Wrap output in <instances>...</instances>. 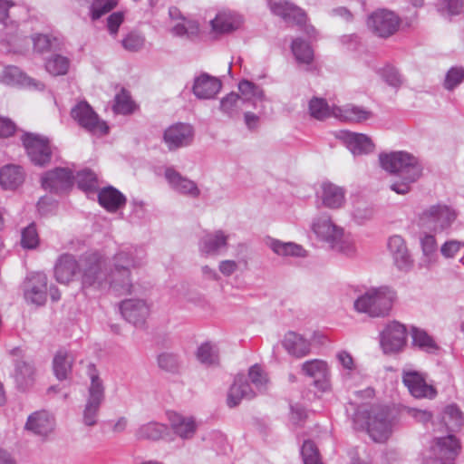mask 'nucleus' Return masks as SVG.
Instances as JSON below:
<instances>
[{"label":"nucleus","mask_w":464,"mask_h":464,"mask_svg":"<svg viewBox=\"0 0 464 464\" xmlns=\"http://www.w3.org/2000/svg\"><path fill=\"white\" fill-rule=\"evenodd\" d=\"M320 198L324 207L330 209L341 208L345 203V190L334 183L324 182Z\"/></svg>","instance_id":"7c9ffc66"},{"label":"nucleus","mask_w":464,"mask_h":464,"mask_svg":"<svg viewBox=\"0 0 464 464\" xmlns=\"http://www.w3.org/2000/svg\"><path fill=\"white\" fill-rule=\"evenodd\" d=\"M100 205L109 212H116L126 204V197L115 188L109 186L98 193Z\"/></svg>","instance_id":"473e14b6"},{"label":"nucleus","mask_w":464,"mask_h":464,"mask_svg":"<svg viewBox=\"0 0 464 464\" xmlns=\"http://www.w3.org/2000/svg\"><path fill=\"white\" fill-rule=\"evenodd\" d=\"M70 67V60L60 54H53L45 62L46 71L54 76L64 75Z\"/></svg>","instance_id":"de8ad7c7"},{"label":"nucleus","mask_w":464,"mask_h":464,"mask_svg":"<svg viewBox=\"0 0 464 464\" xmlns=\"http://www.w3.org/2000/svg\"><path fill=\"white\" fill-rule=\"evenodd\" d=\"M145 43L146 38L144 34L136 30L126 34L121 41L123 49L130 53L141 51L145 46Z\"/></svg>","instance_id":"49530a36"},{"label":"nucleus","mask_w":464,"mask_h":464,"mask_svg":"<svg viewBox=\"0 0 464 464\" xmlns=\"http://www.w3.org/2000/svg\"><path fill=\"white\" fill-rule=\"evenodd\" d=\"M168 432V427L159 422H148L141 425L136 431V437L139 440H157Z\"/></svg>","instance_id":"79ce46f5"},{"label":"nucleus","mask_w":464,"mask_h":464,"mask_svg":"<svg viewBox=\"0 0 464 464\" xmlns=\"http://www.w3.org/2000/svg\"><path fill=\"white\" fill-rule=\"evenodd\" d=\"M14 374L13 377L17 385V388L25 391L32 386L35 380L36 370L31 361L24 359H16L14 361Z\"/></svg>","instance_id":"cd10ccee"},{"label":"nucleus","mask_w":464,"mask_h":464,"mask_svg":"<svg viewBox=\"0 0 464 464\" xmlns=\"http://www.w3.org/2000/svg\"><path fill=\"white\" fill-rule=\"evenodd\" d=\"M113 111L120 114H128L132 112L133 104L130 96L125 92H121L117 94L114 99Z\"/></svg>","instance_id":"e2e57ef3"},{"label":"nucleus","mask_w":464,"mask_h":464,"mask_svg":"<svg viewBox=\"0 0 464 464\" xmlns=\"http://www.w3.org/2000/svg\"><path fill=\"white\" fill-rule=\"evenodd\" d=\"M442 421L450 432H455L464 425V416L456 404H450L446 406L443 411Z\"/></svg>","instance_id":"ea45409f"},{"label":"nucleus","mask_w":464,"mask_h":464,"mask_svg":"<svg viewBox=\"0 0 464 464\" xmlns=\"http://www.w3.org/2000/svg\"><path fill=\"white\" fill-rule=\"evenodd\" d=\"M457 217L456 210L447 205H431L419 214L418 226L434 233H440L450 229Z\"/></svg>","instance_id":"423d86ee"},{"label":"nucleus","mask_w":464,"mask_h":464,"mask_svg":"<svg viewBox=\"0 0 464 464\" xmlns=\"http://www.w3.org/2000/svg\"><path fill=\"white\" fill-rule=\"evenodd\" d=\"M169 420L174 433L179 438L188 440L194 436L197 425L192 418L171 412L169 414Z\"/></svg>","instance_id":"c9c22d12"},{"label":"nucleus","mask_w":464,"mask_h":464,"mask_svg":"<svg viewBox=\"0 0 464 464\" xmlns=\"http://www.w3.org/2000/svg\"><path fill=\"white\" fill-rule=\"evenodd\" d=\"M22 141L28 157L34 165L44 166L50 162L52 151L47 139L26 132L22 136Z\"/></svg>","instance_id":"9d476101"},{"label":"nucleus","mask_w":464,"mask_h":464,"mask_svg":"<svg viewBox=\"0 0 464 464\" xmlns=\"http://www.w3.org/2000/svg\"><path fill=\"white\" fill-rule=\"evenodd\" d=\"M268 5L271 12L285 23L302 25L306 22L304 11L287 0H268Z\"/></svg>","instance_id":"a211bd4d"},{"label":"nucleus","mask_w":464,"mask_h":464,"mask_svg":"<svg viewBox=\"0 0 464 464\" xmlns=\"http://www.w3.org/2000/svg\"><path fill=\"white\" fill-rule=\"evenodd\" d=\"M229 235L222 229L206 232L198 241L202 255L218 256L227 249Z\"/></svg>","instance_id":"f3484780"},{"label":"nucleus","mask_w":464,"mask_h":464,"mask_svg":"<svg viewBox=\"0 0 464 464\" xmlns=\"http://www.w3.org/2000/svg\"><path fill=\"white\" fill-rule=\"evenodd\" d=\"M1 82L6 85L22 86L34 90H43L44 84L25 75L16 66H6L0 76Z\"/></svg>","instance_id":"b1692460"},{"label":"nucleus","mask_w":464,"mask_h":464,"mask_svg":"<svg viewBox=\"0 0 464 464\" xmlns=\"http://www.w3.org/2000/svg\"><path fill=\"white\" fill-rule=\"evenodd\" d=\"M374 215L372 205L365 200L358 199L353 203L352 218L359 225L371 220Z\"/></svg>","instance_id":"c03bdc74"},{"label":"nucleus","mask_w":464,"mask_h":464,"mask_svg":"<svg viewBox=\"0 0 464 464\" xmlns=\"http://www.w3.org/2000/svg\"><path fill=\"white\" fill-rule=\"evenodd\" d=\"M248 377L257 392H262L266 389L268 380L266 374L259 365L255 364L250 367Z\"/></svg>","instance_id":"6e6d98bb"},{"label":"nucleus","mask_w":464,"mask_h":464,"mask_svg":"<svg viewBox=\"0 0 464 464\" xmlns=\"http://www.w3.org/2000/svg\"><path fill=\"white\" fill-rule=\"evenodd\" d=\"M245 104V99L240 95L230 92L220 101V110L229 117L237 116Z\"/></svg>","instance_id":"a18cd8bd"},{"label":"nucleus","mask_w":464,"mask_h":464,"mask_svg":"<svg viewBox=\"0 0 464 464\" xmlns=\"http://www.w3.org/2000/svg\"><path fill=\"white\" fill-rule=\"evenodd\" d=\"M74 361L75 355L72 352L65 349L57 351L53 360V368L54 375L59 381L69 378Z\"/></svg>","instance_id":"72a5a7b5"},{"label":"nucleus","mask_w":464,"mask_h":464,"mask_svg":"<svg viewBox=\"0 0 464 464\" xmlns=\"http://www.w3.org/2000/svg\"><path fill=\"white\" fill-rule=\"evenodd\" d=\"M198 360L206 365H215L218 363V349L211 343H202L197 351Z\"/></svg>","instance_id":"8fccbe9b"},{"label":"nucleus","mask_w":464,"mask_h":464,"mask_svg":"<svg viewBox=\"0 0 464 464\" xmlns=\"http://www.w3.org/2000/svg\"><path fill=\"white\" fill-rule=\"evenodd\" d=\"M304 464H322L319 451L312 440H305L301 449Z\"/></svg>","instance_id":"13d9d810"},{"label":"nucleus","mask_w":464,"mask_h":464,"mask_svg":"<svg viewBox=\"0 0 464 464\" xmlns=\"http://www.w3.org/2000/svg\"><path fill=\"white\" fill-rule=\"evenodd\" d=\"M464 246V243L459 240H448L440 247V253L445 258H452Z\"/></svg>","instance_id":"338daca9"},{"label":"nucleus","mask_w":464,"mask_h":464,"mask_svg":"<svg viewBox=\"0 0 464 464\" xmlns=\"http://www.w3.org/2000/svg\"><path fill=\"white\" fill-rule=\"evenodd\" d=\"M333 117L342 121L361 122L372 117V112L362 107L346 104L332 107Z\"/></svg>","instance_id":"2f4dec72"},{"label":"nucleus","mask_w":464,"mask_h":464,"mask_svg":"<svg viewBox=\"0 0 464 464\" xmlns=\"http://www.w3.org/2000/svg\"><path fill=\"white\" fill-rule=\"evenodd\" d=\"M32 41L34 51L38 53H44L52 49L53 43L55 41V38H51L47 34H38L32 36Z\"/></svg>","instance_id":"0e129e2a"},{"label":"nucleus","mask_w":464,"mask_h":464,"mask_svg":"<svg viewBox=\"0 0 464 464\" xmlns=\"http://www.w3.org/2000/svg\"><path fill=\"white\" fill-rule=\"evenodd\" d=\"M145 257L143 248L126 247L114 255L111 268L103 255L98 252L87 254L81 259L82 288H110L119 295L130 294L132 287L130 269L142 266Z\"/></svg>","instance_id":"f257e3e1"},{"label":"nucleus","mask_w":464,"mask_h":464,"mask_svg":"<svg viewBox=\"0 0 464 464\" xmlns=\"http://www.w3.org/2000/svg\"><path fill=\"white\" fill-rule=\"evenodd\" d=\"M380 163L385 170L396 174L390 188L400 195L410 192L411 185L421 176L422 168L418 160L410 153L395 151L389 154H381Z\"/></svg>","instance_id":"f03ea898"},{"label":"nucleus","mask_w":464,"mask_h":464,"mask_svg":"<svg viewBox=\"0 0 464 464\" xmlns=\"http://www.w3.org/2000/svg\"><path fill=\"white\" fill-rule=\"evenodd\" d=\"M438 12L443 16H453L460 14L464 8L463 0H439L437 5Z\"/></svg>","instance_id":"603ef678"},{"label":"nucleus","mask_w":464,"mask_h":464,"mask_svg":"<svg viewBox=\"0 0 464 464\" xmlns=\"http://www.w3.org/2000/svg\"><path fill=\"white\" fill-rule=\"evenodd\" d=\"M79 188L83 191H92L97 187V177L90 169L79 171L75 177Z\"/></svg>","instance_id":"5fc2aeb1"},{"label":"nucleus","mask_w":464,"mask_h":464,"mask_svg":"<svg viewBox=\"0 0 464 464\" xmlns=\"http://www.w3.org/2000/svg\"><path fill=\"white\" fill-rule=\"evenodd\" d=\"M460 450L459 440L452 434L446 437L436 438L430 448V452L435 459L441 461L440 464H452Z\"/></svg>","instance_id":"6ab92c4d"},{"label":"nucleus","mask_w":464,"mask_h":464,"mask_svg":"<svg viewBox=\"0 0 464 464\" xmlns=\"http://www.w3.org/2000/svg\"><path fill=\"white\" fill-rule=\"evenodd\" d=\"M426 377V374L420 372L403 370L401 378L411 396L417 399L432 400L438 392L432 384L427 382Z\"/></svg>","instance_id":"f8f14e48"},{"label":"nucleus","mask_w":464,"mask_h":464,"mask_svg":"<svg viewBox=\"0 0 464 464\" xmlns=\"http://www.w3.org/2000/svg\"><path fill=\"white\" fill-rule=\"evenodd\" d=\"M14 5V3L12 0H0V24L5 28L17 27V24L10 19L8 14L9 8Z\"/></svg>","instance_id":"69168bd1"},{"label":"nucleus","mask_w":464,"mask_h":464,"mask_svg":"<svg viewBox=\"0 0 464 464\" xmlns=\"http://www.w3.org/2000/svg\"><path fill=\"white\" fill-rule=\"evenodd\" d=\"M73 176L71 170L64 168H56L47 171L42 178V186L51 192L59 193L66 190L72 185Z\"/></svg>","instance_id":"4be33fe9"},{"label":"nucleus","mask_w":464,"mask_h":464,"mask_svg":"<svg viewBox=\"0 0 464 464\" xmlns=\"http://www.w3.org/2000/svg\"><path fill=\"white\" fill-rule=\"evenodd\" d=\"M24 179V173L20 166L6 165L0 170V184L5 189H14Z\"/></svg>","instance_id":"4c0bfd02"},{"label":"nucleus","mask_w":464,"mask_h":464,"mask_svg":"<svg viewBox=\"0 0 464 464\" xmlns=\"http://www.w3.org/2000/svg\"><path fill=\"white\" fill-rule=\"evenodd\" d=\"M395 298L396 293L389 286L372 287L357 297L353 307L370 317H384L389 314Z\"/></svg>","instance_id":"39448f33"},{"label":"nucleus","mask_w":464,"mask_h":464,"mask_svg":"<svg viewBox=\"0 0 464 464\" xmlns=\"http://www.w3.org/2000/svg\"><path fill=\"white\" fill-rule=\"evenodd\" d=\"M292 53L298 63L310 64L314 60V51L304 40L297 38L292 42Z\"/></svg>","instance_id":"37998d69"},{"label":"nucleus","mask_w":464,"mask_h":464,"mask_svg":"<svg viewBox=\"0 0 464 464\" xmlns=\"http://www.w3.org/2000/svg\"><path fill=\"white\" fill-rule=\"evenodd\" d=\"M89 375L91 384L82 410V422L85 426L92 427L98 423L100 408L105 399V391L103 382L92 364L89 366Z\"/></svg>","instance_id":"0eeeda50"},{"label":"nucleus","mask_w":464,"mask_h":464,"mask_svg":"<svg viewBox=\"0 0 464 464\" xmlns=\"http://www.w3.org/2000/svg\"><path fill=\"white\" fill-rule=\"evenodd\" d=\"M309 111L312 117L323 121L333 116L332 108L323 98H314L309 102Z\"/></svg>","instance_id":"3c124183"},{"label":"nucleus","mask_w":464,"mask_h":464,"mask_svg":"<svg viewBox=\"0 0 464 464\" xmlns=\"http://www.w3.org/2000/svg\"><path fill=\"white\" fill-rule=\"evenodd\" d=\"M406 327L394 321L388 324L380 334V343L384 353H400L406 344Z\"/></svg>","instance_id":"9b49d317"},{"label":"nucleus","mask_w":464,"mask_h":464,"mask_svg":"<svg viewBox=\"0 0 464 464\" xmlns=\"http://www.w3.org/2000/svg\"><path fill=\"white\" fill-rule=\"evenodd\" d=\"M419 242L422 252L420 266L430 267L437 261L438 244L433 234L420 232L419 234Z\"/></svg>","instance_id":"f704fd0d"},{"label":"nucleus","mask_w":464,"mask_h":464,"mask_svg":"<svg viewBox=\"0 0 464 464\" xmlns=\"http://www.w3.org/2000/svg\"><path fill=\"white\" fill-rule=\"evenodd\" d=\"M304 373L314 379V386L324 392L328 390L329 371L325 362L321 360H311L303 363Z\"/></svg>","instance_id":"a878e982"},{"label":"nucleus","mask_w":464,"mask_h":464,"mask_svg":"<svg viewBox=\"0 0 464 464\" xmlns=\"http://www.w3.org/2000/svg\"><path fill=\"white\" fill-rule=\"evenodd\" d=\"M241 94L245 97V102L251 98L262 100L264 98L263 90L254 82L243 80L238 84Z\"/></svg>","instance_id":"bf43d9fd"},{"label":"nucleus","mask_w":464,"mask_h":464,"mask_svg":"<svg viewBox=\"0 0 464 464\" xmlns=\"http://www.w3.org/2000/svg\"><path fill=\"white\" fill-rule=\"evenodd\" d=\"M355 430L366 427L367 432L375 442H385L392 432V421L389 411L384 407H372L370 411H357L353 417Z\"/></svg>","instance_id":"20e7f679"},{"label":"nucleus","mask_w":464,"mask_h":464,"mask_svg":"<svg viewBox=\"0 0 464 464\" xmlns=\"http://www.w3.org/2000/svg\"><path fill=\"white\" fill-rule=\"evenodd\" d=\"M243 23V16L232 11L219 12L210 22L212 30L217 34L232 33L239 29Z\"/></svg>","instance_id":"bb28decb"},{"label":"nucleus","mask_w":464,"mask_h":464,"mask_svg":"<svg viewBox=\"0 0 464 464\" xmlns=\"http://www.w3.org/2000/svg\"><path fill=\"white\" fill-rule=\"evenodd\" d=\"M221 82L208 73H201L194 79L192 92L200 100L214 99L221 90Z\"/></svg>","instance_id":"393cba45"},{"label":"nucleus","mask_w":464,"mask_h":464,"mask_svg":"<svg viewBox=\"0 0 464 464\" xmlns=\"http://www.w3.org/2000/svg\"><path fill=\"white\" fill-rule=\"evenodd\" d=\"M256 392L254 391L247 382L244 375L236 376L227 394V405L230 408L237 406L243 399H252L256 396Z\"/></svg>","instance_id":"c756f323"},{"label":"nucleus","mask_w":464,"mask_h":464,"mask_svg":"<svg viewBox=\"0 0 464 464\" xmlns=\"http://www.w3.org/2000/svg\"><path fill=\"white\" fill-rule=\"evenodd\" d=\"M401 22L394 12L378 9L368 16L367 26L378 37L388 38L399 30Z\"/></svg>","instance_id":"1a4fd4ad"},{"label":"nucleus","mask_w":464,"mask_h":464,"mask_svg":"<svg viewBox=\"0 0 464 464\" xmlns=\"http://www.w3.org/2000/svg\"><path fill=\"white\" fill-rule=\"evenodd\" d=\"M24 295L27 302L43 305L47 297V276L44 273L34 272L30 274L24 285Z\"/></svg>","instance_id":"4468645a"},{"label":"nucleus","mask_w":464,"mask_h":464,"mask_svg":"<svg viewBox=\"0 0 464 464\" xmlns=\"http://www.w3.org/2000/svg\"><path fill=\"white\" fill-rule=\"evenodd\" d=\"M283 346L290 354L303 357L309 353L311 344L302 335L295 332H288L283 340Z\"/></svg>","instance_id":"e433bc0d"},{"label":"nucleus","mask_w":464,"mask_h":464,"mask_svg":"<svg viewBox=\"0 0 464 464\" xmlns=\"http://www.w3.org/2000/svg\"><path fill=\"white\" fill-rule=\"evenodd\" d=\"M310 229L316 239L330 249L346 256L355 253L353 238L344 233L343 227L333 220L330 214L324 212L315 215L311 220Z\"/></svg>","instance_id":"7ed1b4c3"},{"label":"nucleus","mask_w":464,"mask_h":464,"mask_svg":"<svg viewBox=\"0 0 464 464\" xmlns=\"http://www.w3.org/2000/svg\"><path fill=\"white\" fill-rule=\"evenodd\" d=\"M77 271L81 272V262L69 254L62 255L54 266V276L61 284L70 283Z\"/></svg>","instance_id":"c85d7f7f"},{"label":"nucleus","mask_w":464,"mask_h":464,"mask_svg":"<svg viewBox=\"0 0 464 464\" xmlns=\"http://www.w3.org/2000/svg\"><path fill=\"white\" fill-rule=\"evenodd\" d=\"M165 178L171 188L176 192L191 198H197L200 196V189L196 182L182 176L173 168L166 169Z\"/></svg>","instance_id":"5701e85b"},{"label":"nucleus","mask_w":464,"mask_h":464,"mask_svg":"<svg viewBox=\"0 0 464 464\" xmlns=\"http://www.w3.org/2000/svg\"><path fill=\"white\" fill-rule=\"evenodd\" d=\"M117 5L116 0H93L91 5L92 20L101 18L103 14L112 10Z\"/></svg>","instance_id":"052dcab7"},{"label":"nucleus","mask_w":464,"mask_h":464,"mask_svg":"<svg viewBox=\"0 0 464 464\" xmlns=\"http://www.w3.org/2000/svg\"><path fill=\"white\" fill-rule=\"evenodd\" d=\"M24 429L34 435L47 438L55 429V419L46 411H34L28 416Z\"/></svg>","instance_id":"aec40b11"},{"label":"nucleus","mask_w":464,"mask_h":464,"mask_svg":"<svg viewBox=\"0 0 464 464\" xmlns=\"http://www.w3.org/2000/svg\"><path fill=\"white\" fill-rule=\"evenodd\" d=\"M71 117L77 124L92 135L103 136L109 132L107 123L101 120L92 107L81 101L71 109Z\"/></svg>","instance_id":"6e6552de"},{"label":"nucleus","mask_w":464,"mask_h":464,"mask_svg":"<svg viewBox=\"0 0 464 464\" xmlns=\"http://www.w3.org/2000/svg\"><path fill=\"white\" fill-rule=\"evenodd\" d=\"M159 367L168 372H177L180 366V361L178 354L164 352L158 355L157 358Z\"/></svg>","instance_id":"864d4df0"},{"label":"nucleus","mask_w":464,"mask_h":464,"mask_svg":"<svg viewBox=\"0 0 464 464\" xmlns=\"http://www.w3.org/2000/svg\"><path fill=\"white\" fill-rule=\"evenodd\" d=\"M163 140L170 150L188 146L193 140V129L185 123L171 125L164 131Z\"/></svg>","instance_id":"412c9836"},{"label":"nucleus","mask_w":464,"mask_h":464,"mask_svg":"<svg viewBox=\"0 0 464 464\" xmlns=\"http://www.w3.org/2000/svg\"><path fill=\"white\" fill-rule=\"evenodd\" d=\"M171 33L178 37L194 41L199 37L200 29L197 21L181 18L171 29Z\"/></svg>","instance_id":"58836bf2"},{"label":"nucleus","mask_w":464,"mask_h":464,"mask_svg":"<svg viewBox=\"0 0 464 464\" xmlns=\"http://www.w3.org/2000/svg\"><path fill=\"white\" fill-rule=\"evenodd\" d=\"M269 246L278 256H305L306 251L302 246L292 242H282L277 239H271Z\"/></svg>","instance_id":"a19ab883"},{"label":"nucleus","mask_w":464,"mask_h":464,"mask_svg":"<svg viewBox=\"0 0 464 464\" xmlns=\"http://www.w3.org/2000/svg\"><path fill=\"white\" fill-rule=\"evenodd\" d=\"M464 80V68L452 67L450 68L445 77L444 87L449 91L454 90Z\"/></svg>","instance_id":"680f3d73"},{"label":"nucleus","mask_w":464,"mask_h":464,"mask_svg":"<svg viewBox=\"0 0 464 464\" xmlns=\"http://www.w3.org/2000/svg\"><path fill=\"white\" fill-rule=\"evenodd\" d=\"M39 236L34 223L24 227L21 235V246L25 249H34L39 245Z\"/></svg>","instance_id":"4d7b16f0"},{"label":"nucleus","mask_w":464,"mask_h":464,"mask_svg":"<svg viewBox=\"0 0 464 464\" xmlns=\"http://www.w3.org/2000/svg\"><path fill=\"white\" fill-rule=\"evenodd\" d=\"M124 319L135 326H142L150 313V304L144 299L130 298L120 305Z\"/></svg>","instance_id":"dca6fc26"},{"label":"nucleus","mask_w":464,"mask_h":464,"mask_svg":"<svg viewBox=\"0 0 464 464\" xmlns=\"http://www.w3.org/2000/svg\"><path fill=\"white\" fill-rule=\"evenodd\" d=\"M411 337L413 345L424 352L434 353L438 349L434 340L421 329L412 328Z\"/></svg>","instance_id":"09e8293b"},{"label":"nucleus","mask_w":464,"mask_h":464,"mask_svg":"<svg viewBox=\"0 0 464 464\" xmlns=\"http://www.w3.org/2000/svg\"><path fill=\"white\" fill-rule=\"evenodd\" d=\"M387 247L392 256L395 267L403 273L410 272L414 265V259L408 248L405 239L400 235L389 237Z\"/></svg>","instance_id":"ddd939ff"},{"label":"nucleus","mask_w":464,"mask_h":464,"mask_svg":"<svg viewBox=\"0 0 464 464\" xmlns=\"http://www.w3.org/2000/svg\"><path fill=\"white\" fill-rule=\"evenodd\" d=\"M334 137L341 140L354 156L369 154L374 150L371 138L363 133L340 130L334 132Z\"/></svg>","instance_id":"2eb2a0df"},{"label":"nucleus","mask_w":464,"mask_h":464,"mask_svg":"<svg viewBox=\"0 0 464 464\" xmlns=\"http://www.w3.org/2000/svg\"><path fill=\"white\" fill-rule=\"evenodd\" d=\"M382 79L392 87H399L401 84V78L398 71L391 66L383 68L382 72Z\"/></svg>","instance_id":"774afa93"}]
</instances>
